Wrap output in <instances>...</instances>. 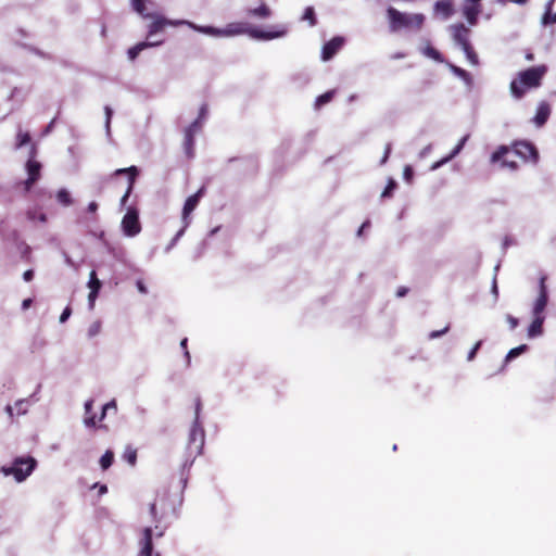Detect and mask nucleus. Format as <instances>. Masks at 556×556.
<instances>
[{"mask_svg":"<svg viewBox=\"0 0 556 556\" xmlns=\"http://www.w3.org/2000/svg\"><path fill=\"white\" fill-rule=\"evenodd\" d=\"M547 72L545 65L530 67L518 74L510 83L511 96L516 99H521L527 90L538 88L541 85V80Z\"/></svg>","mask_w":556,"mask_h":556,"instance_id":"1","label":"nucleus"},{"mask_svg":"<svg viewBox=\"0 0 556 556\" xmlns=\"http://www.w3.org/2000/svg\"><path fill=\"white\" fill-rule=\"evenodd\" d=\"M285 26H279L275 31H263L250 27L245 23H230L225 28H220V37H232L237 35L248 34L253 39L257 40H271L275 38L283 37L287 34Z\"/></svg>","mask_w":556,"mask_h":556,"instance_id":"2","label":"nucleus"},{"mask_svg":"<svg viewBox=\"0 0 556 556\" xmlns=\"http://www.w3.org/2000/svg\"><path fill=\"white\" fill-rule=\"evenodd\" d=\"M38 462L30 455L15 457L10 465L0 468V472L5 477H13L14 481L22 483L35 471Z\"/></svg>","mask_w":556,"mask_h":556,"instance_id":"3","label":"nucleus"},{"mask_svg":"<svg viewBox=\"0 0 556 556\" xmlns=\"http://www.w3.org/2000/svg\"><path fill=\"white\" fill-rule=\"evenodd\" d=\"M143 1L131 0V7L141 17L152 20L148 30L149 38L162 31L165 26H179L187 23L186 20H168L157 13H147Z\"/></svg>","mask_w":556,"mask_h":556,"instance_id":"4","label":"nucleus"},{"mask_svg":"<svg viewBox=\"0 0 556 556\" xmlns=\"http://www.w3.org/2000/svg\"><path fill=\"white\" fill-rule=\"evenodd\" d=\"M448 31L452 36V39L456 46H458L466 55L468 62L473 65H479V58L475 52L470 41V29L466 27L463 23L453 24L448 27Z\"/></svg>","mask_w":556,"mask_h":556,"instance_id":"5","label":"nucleus"},{"mask_svg":"<svg viewBox=\"0 0 556 556\" xmlns=\"http://www.w3.org/2000/svg\"><path fill=\"white\" fill-rule=\"evenodd\" d=\"M387 15L391 31H397L402 28L409 27L420 29L425 22V15L421 13H403L392 7L387 10Z\"/></svg>","mask_w":556,"mask_h":556,"instance_id":"6","label":"nucleus"},{"mask_svg":"<svg viewBox=\"0 0 556 556\" xmlns=\"http://www.w3.org/2000/svg\"><path fill=\"white\" fill-rule=\"evenodd\" d=\"M200 410H201V402L198 400L195 404V416L192 424V427L190 429L189 433V443L188 448L191 454L200 455L202 453L204 441H205V433L204 429L200 422Z\"/></svg>","mask_w":556,"mask_h":556,"instance_id":"7","label":"nucleus"},{"mask_svg":"<svg viewBox=\"0 0 556 556\" xmlns=\"http://www.w3.org/2000/svg\"><path fill=\"white\" fill-rule=\"evenodd\" d=\"M122 230L127 237H135L141 231L138 212L134 207H129L122 219Z\"/></svg>","mask_w":556,"mask_h":556,"instance_id":"8","label":"nucleus"},{"mask_svg":"<svg viewBox=\"0 0 556 556\" xmlns=\"http://www.w3.org/2000/svg\"><path fill=\"white\" fill-rule=\"evenodd\" d=\"M545 277H541L539 282V294L532 305L533 317H545L544 311L548 302V291L545 285Z\"/></svg>","mask_w":556,"mask_h":556,"instance_id":"9","label":"nucleus"},{"mask_svg":"<svg viewBox=\"0 0 556 556\" xmlns=\"http://www.w3.org/2000/svg\"><path fill=\"white\" fill-rule=\"evenodd\" d=\"M40 163L29 159L26 163V170L28 177L26 180L18 182L16 185V188L23 189L25 193L28 192L31 189L33 185L40 178Z\"/></svg>","mask_w":556,"mask_h":556,"instance_id":"10","label":"nucleus"},{"mask_svg":"<svg viewBox=\"0 0 556 556\" xmlns=\"http://www.w3.org/2000/svg\"><path fill=\"white\" fill-rule=\"evenodd\" d=\"M202 122L195 119L186 130H185V151L188 157L193 156V146H194V135L201 129Z\"/></svg>","mask_w":556,"mask_h":556,"instance_id":"11","label":"nucleus"},{"mask_svg":"<svg viewBox=\"0 0 556 556\" xmlns=\"http://www.w3.org/2000/svg\"><path fill=\"white\" fill-rule=\"evenodd\" d=\"M123 174H127L128 175V187H127V190L125 192V194L122 197L121 199V205L124 206L132 191V188H134V184H135V180L139 174V170L136 166H130L128 168H119V169H116L114 172V175L118 176V175H123Z\"/></svg>","mask_w":556,"mask_h":556,"instance_id":"12","label":"nucleus"},{"mask_svg":"<svg viewBox=\"0 0 556 556\" xmlns=\"http://www.w3.org/2000/svg\"><path fill=\"white\" fill-rule=\"evenodd\" d=\"M203 194V188H201L197 193L190 195L184 205L182 208V222L185 224V227H188L190 224L189 215L193 212V210L199 204V201Z\"/></svg>","mask_w":556,"mask_h":556,"instance_id":"13","label":"nucleus"},{"mask_svg":"<svg viewBox=\"0 0 556 556\" xmlns=\"http://www.w3.org/2000/svg\"><path fill=\"white\" fill-rule=\"evenodd\" d=\"M344 39L342 37H334L326 42L321 49L323 61H329L342 48Z\"/></svg>","mask_w":556,"mask_h":556,"instance_id":"14","label":"nucleus"},{"mask_svg":"<svg viewBox=\"0 0 556 556\" xmlns=\"http://www.w3.org/2000/svg\"><path fill=\"white\" fill-rule=\"evenodd\" d=\"M515 153L525 160H531L536 163L539 160V153L535 147L529 142H519L515 147Z\"/></svg>","mask_w":556,"mask_h":556,"instance_id":"15","label":"nucleus"},{"mask_svg":"<svg viewBox=\"0 0 556 556\" xmlns=\"http://www.w3.org/2000/svg\"><path fill=\"white\" fill-rule=\"evenodd\" d=\"M509 153V149L505 146H501L491 156L492 163L502 162V166L509 168L511 170H516L518 165L514 161H508L505 159V155Z\"/></svg>","mask_w":556,"mask_h":556,"instance_id":"16","label":"nucleus"},{"mask_svg":"<svg viewBox=\"0 0 556 556\" xmlns=\"http://www.w3.org/2000/svg\"><path fill=\"white\" fill-rule=\"evenodd\" d=\"M39 389L40 384L37 387V390L29 397L17 400L14 403V409L16 410V415H26L28 413L29 407L39 401V399L37 397Z\"/></svg>","mask_w":556,"mask_h":556,"instance_id":"17","label":"nucleus"},{"mask_svg":"<svg viewBox=\"0 0 556 556\" xmlns=\"http://www.w3.org/2000/svg\"><path fill=\"white\" fill-rule=\"evenodd\" d=\"M153 551L152 544V528H144L142 538L140 540V552L138 556H151Z\"/></svg>","mask_w":556,"mask_h":556,"instance_id":"18","label":"nucleus"},{"mask_svg":"<svg viewBox=\"0 0 556 556\" xmlns=\"http://www.w3.org/2000/svg\"><path fill=\"white\" fill-rule=\"evenodd\" d=\"M434 13L440 14L443 20L450 18L454 14L452 0H439L433 7Z\"/></svg>","mask_w":556,"mask_h":556,"instance_id":"19","label":"nucleus"},{"mask_svg":"<svg viewBox=\"0 0 556 556\" xmlns=\"http://www.w3.org/2000/svg\"><path fill=\"white\" fill-rule=\"evenodd\" d=\"M446 65L456 77L464 81V84L469 90L472 89L473 79L467 71L448 62L446 63Z\"/></svg>","mask_w":556,"mask_h":556,"instance_id":"20","label":"nucleus"},{"mask_svg":"<svg viewBox=\"0 0 556 556\" xmlns=\"http://www.w3.org/2000/svg\"><path fill=\"white\" fill-rule=\"evenodd\" d=\"M163 43V39L156 41H143L128 49L127 54L130 61H134L138 54L147 48L157 47Z\"/></svg>","mask_w":556,"mask_h":556,"instance_id":"21","label":"nucleus"},{"mask_svg":"<svg viewBox=\"0 0 556 556\" xmlns=\"http://www.w3.org/2000/svg\"><path fill=\"white\" fill-rule=\"evenodd\" d=\"M549 114H551L549 105L546 102H541L536 109L535 116L533 117V123L538 127L543 126L546 123Z\"/></svg>","mask_w":556,"mask_h":556,"instance_id":"22","label":"nucleus"},{"mask_svg":"<svg viewBox=\"0 0 556 556\" xmlns=\"http://www.w3.org/2000/svg\"><path fill=\"white\" fill-rule=\"evenodd\" d=\"M544 320H545V317H533L532 323L528 327V337L529 338L532 339V338L542 336Z\"/></svg>","mask_w":556,"mask_h":556,"instance_id":"23","label":"nucleus"},{"mask_svg":"<svg viewBox=\"0 0 556 556\" xmlns=\"http://www.w3.org/2000/svg\"><path fill=\"white\" fill-rule=\"evenodd\" d=\"M184 25H187L189 26L190 28L199 31V33H202V34H205V35H208V36H213V37H220V28H216V27H213V26H199V25H195L194 23L192 22H189L187 21V23H185Z\"/></svg>","mask_w":556,"mask_h":556,"instance_id":"24","label":"nucleus"},{"mask_svg":"<svg viewBox=\"0 0 556 556\" xmlns=\"http://www.w3.org/2000/svg\"><path fill=\"white\" fill-rule=\"evenodd\" d=\"M247 14L257 18H268L271 15V11L264 2H262L255 9H248Z\"/></svg>","mask_w":556,"mask_h":556,"instance_id":"25","label":"nucleus"},{"mask_svg":"<svg viewBox=\"0 0 556 556\" xmlns=\"http://www.w3.org/2000/svg\"><path fill=\"white\" fill-rule=\"evenodd\" d=\"M93 400H88L85 403V418L84 424L86 427H94L96 426V415L92 414Z\"/></svg>","mask_w":556,"mask_h":556,"instance_id":"26","label":"nucleus"},{"mask_svg":"<svg viewBox=\"0 0 556 556\" xmlns=\"http://www.w3.org/2000/svg\"><path fill=\"white\" fill-rule=\"evenodd\" d=\"M421 53L429 58V59H432L439 63H443L444 62V59L442 56V54L437 50L434 49L433 47H431L430 45H427L425 48L421 49Z\"/></svg>","mask_w":556,"mask_h":556,"instance_id":"27","label":"nucleus"},{"mask_svg":"<svg viewBox=\"0 0 556 556\" xmlns=\"http://www.w3.org/2000/svg\"><path fill=\"white\" fill-rule=\"evenodd\" d=\"M56 199L63 206H70L73 204L71 193L66 189H60L56 193Z\"/></svg>","mask_w":556,"mask_h":556,"instance_id":"28","label":"nucleus"},{"mask_svg":"<svg viewBox=\"0 0 556 556\" xmlns=\"http://www.w3.org/2000/svg\"><path fill=\"white\" fill-rule=\"evenodd\" d=\"M27 218L30 222H40L45 224L47 222V215L36 208L27 211Z\"/></svg>","mask_w":556,"mask_h":556,"instance_id":"29","label":"nucleus"},{"mask_svg":"<svg viewBox=\"0 0 556 556\" xmlns=\"http://www.w3.org/2000/svg\"><path fill=\"white\" fill-rule=\"evenodd\" d=\"M333 96H334V90H330V91L325 92L324 94H320L319 97L316 98L315 108L319 109L323 105L327 104L328 102H330L332 100Z\"/></svg>","mask_w":556,"mask_h":556,"instance_id":"30","label":"nucleus"},{"mask_svg":"<svg viewBox=\"0 0 556 556\" xmlns=\"http://www.w3.org/2000/svg\"><path fill=\"white\" fill-rule=\"evenodd\" d=\"M526 351H528V345L527 344H521L517 348H514L511 349L506 357H505V361L506 362H510L513 361L514 358L518 357L519 355H521L522 353H525Z\"/></svg>","mask_w":556,"mask_h":556,"instance_id":"31","label":"nucleus"},{"mask_svg":"<svg viewBox=\"0 0 556 556\" xmlns=\"http://www.w3.org/2000/svg\"><path fill=\"white\" fill-rule=\"evenodd\" d=\"M302 21H307L309 26H315L317 23L315 11L313 7H307L302 15Z\"/></svg>","mask_w":556,"mask_h":556,"instance_id":"32","label":"nucleus"},{"mask_svg":"<svg viewBox=\"0 0 556 556\" xmlns=\"http://www.w3.org/2000/svg\"><path fill=\"white\" fill-rule=\"evenodd\" d=\"M114 459V454L111 451H106L102 457L100 458V466L103 470H106L111 467Z\"/></svg>","mask_w":556,"mask_h":556,"instance_id":"33","label":"nucleus"},{"mask_svg":"<svg viewBox=\"0 0 556 556\" xmlns=\"http://www.w3.org/2000/svg\"><path fill=\"white\" fill-rule=\"evenodd\" d=\"M101 281L97 278V274L94 270H91L89 275V281H88V288L90 290L100 291L101 289Z\"/></svg>","mask_w":556,"mask_h":556,"instance_id":"34","label":"nucleus"},{"mask_svg":"<svg viewBox=\"0 0 556 556\" xmlns=\"http://www.w3.org/2000/svg\"><path fill=\"white\" fill-rule=\"evenodd\" d=\"M469 139V135H465L460 140L459 142L456 144V147L452 150V152L448 154V156L453 160L456 155H458L460 153V151L463 150L464 146L466 144V142L468 141Z\"/></svg>","mask_w":556,"mask_h":556,"instance_id":"35","label":"nucleus"},{"mask_svg":"<svg viewBox=\"0 0 556 556\" xmlns=\"http://www.w3.org/2000/svg\"><path fill=\"white\" fill-rule=\"evenodd\" d=\"M30 141V136L28 132L18 131L16 136L15 148L18 149Z\"/></svg>","mask_w":556,"mask_h":556,"instance_id":"36","label":"nucleus"},{"mask_svg":"<svg viewBox=\"0 0 556 556\" xmlns=\"http://www.w3.org/2000/svg\"><path fill=\"white\" fill-rule=\"evenodd\" d=\"M101 328H102V324L100 320L93 321L88 328V331H87L88 337L94 338L96 336H98L101 332Z\"/></svg>","mask_w":556,"mask_h":556,"instance_id":"37","label":"nucleus"},{"mask_svg":"<svg viewBox=\"0 0 556 556\" xmlns=\"http://www.w3.org/2000/svg\"><path fill=\"white\" fill-rule=\"evenodd\" d=\"M123 457L130 465H135L136 464V459H137V452H136V450H134L131 447H127L125 453H124V455H123Z\"/></svg>","mask_w":556,"mask_h":556,"instance_id":"38","label":"nucleus"},{"mask_svg":"<svg viewBox=\"0 0 556 556\" xmlns=\"http://www.w3.org/2000/svg\"><path fill=\"white\" fill-rule=\"evenodd\" d=\"M104 111H105V131H106V136L111 137V118H112L113 111L110 106H105Z\"/></svg>","mask_w":556,"mask_h":556,"instance_id":"39","label":"nucleus"},{"mask_svg":"<svg viewBox=\"0 0 556 556\" xmlns=\"http://www.w3.org/2000/svg\"><path fill=\"white\" fill-rule=\"evenodd\" d=\"M187 227H182L177 233L176 236L172 239V241L169 242V244L166 247L165 249V252H169L177 243V241L182 237V235L185 233V230H186Z\"/></svg>","mask_w":556,"mask_h":556,"instance_id":"40","label":"nucleus"},{"mask_svg":"<svg viewBox=\"0 0 556 556\" xmlns=\"http://www.w3.org/2000/svg\"><path fill=\"white\" fill-rule=\"evenodd\" d=\"M541 22L544 26H546L548 24H555L556 23V12L555 13L549 12L548 17H547V13H544Z\"/></svg>","mask_w":556,"mask_h":556,"instance_id":"41","label":"nucleus"},{"mask_svg":"<svg viewBox=\"0 0 556 556\" xmlns=\"http://www.w3.org/2000/svg\"><path fill=\"white\" fill-rule=\"evenodd\" d=\"M395 187H396V182L394 180L390 179L386 189L383 190L381 197L382 198L390 197L391 193L393 192V190L395 189Z\"/></svg>","mask_w":556,"mask_h":556,"instance_id":"42","label":"nucleus"},{"mask_svg":"<svg viewBox=\"0 0 556 556\" xmlns=\"http://www.w3.org/2000/svg\"><path fill=\"white\" fill-rule=\"evenodd\" d=\"M207 114H208L207 104H202L201 108H200L199 116H198L197 119H199L200 122L204 123V121L207 117Z\"/></svg>","mask_w":556,"mask_h":556,"instance_id":"43","label":"nucleus"},{"mask_svg":"<svg viewBox=\"0 0 556 556\" xmlns=\"http://www.w3.org/2000/svg\"><path fill=\"white\" fill-rule=\"evenodd\" d=\"M98 294H99V291L90 290L89 295H88V306L90 309H93Z\"/></svg>","mask_w":556,"mask_h":556,"instance_id":"44","label":"nucleus"},{"mask_svg":"<svg viewBox=\"0 0 556 556\" xmlns=\"http://www.w3.org/2000/svg\"><path fill=\"white\" fill-rule=\"evenodd\" d=\"M481 344H482V341H478V342L473 345V348L469 351V353H468V355H467V359H468L469 362H471V361L476 357V354H477L478 350L480 349Z\"/></svg>","mask_w":556,"mask_h":556,"instance_id":"45","label":"nucleus"},{"mask_svg":"<svg viewBox=\"0 0 556 556\" xmlns=\"http://www.w3.org/2000/svg\"><path fill=\"white\" fill-rule=\"evenodd\" d=\"M452 159L446 155L445 157L441 159L440 161L433 163L431 165V170H437L439 169L441 166H443L444 164L448 163Z\"/></svg>","mask_w":556,"mask_h":556,"instance_id":"46","label":"nucleus"},{"mask_svg":"<svg viewBox=\"0 0 556 556\" xmlns=\"http://www.w3.org/2000/svg\"><path fill=\"white\" fill-rule=\"evenodd\" d=\"M450 327L446 326L445 328H443L442 330H434V331H431L429 333V339H437L443 334H445L447 331H448Z\"/></svg>","mask_w":556,"mask_h":556,"instance_id":"47","label":"nucleus"},{"mask_svg":"<svg viewBox=\"0 0 556 556\" xmlns=\"http://www.w3.org/2000/svg\"><path fill=\"white\" fill-rule=\"evenodd\" d=\"M506 320L509 324V327L511 330H514L519 324V320L516 317H514L513 315H507Z\"/></svg>","mask_w":556,"mask_h":556,"instance_id":"48","label":"nucleus"},{"mask_svg":"<svg viewBox=\"0 0 556 556\" xmlns=\"http://www.w3.org/2000/svg\"><path fill=\"white\" fill-rule=\"evenodd\" d=\"M71 314H72V309L68 306L65 307L60 316V323L61 324L65 323L70 318Z\"/></svg>","mask_w":556,"mask_h":556,"instance_id":"49","label":"nucleus"},{"mask_svg":"<svg viewBox=\"0 0 556 556\" xmlns=\"http://www.w3.org/2000/svg\"><path fill=\"white\" fill-rule=\"evenodd\" d=\"M412 177H413V169L409 165L405 166L404 168V179L407 181V182H410L412 180Z\"/></svg>","mask_w":556,"mask_h":556,"instance_id":"50","label":"nucleus"},{"mask_svg":"<svg viewBox=\"0 0 556 556\" xmlns=\"http://www.w3.org/2000/svg\"><path fill=\"white\" fill-rule=\"evenodd\" d=\"M180 346L185 350V357L187 361V365H189L190 364V354L187 351V339L186 338L180 342Z\"/></svg>","mask_w":556,"mask_h":556,"instance_id":"51","label":"nucleus"},{"mask_svg":"<svg viewBox=\"0 0 556 556\" xmlns=\"http://www.w3.org/2000/svg\"><path fill=\"white\" fill-rule=\"evenodd\" d=\"M432 150V144H428L420 152H419V157L420 159H425Z\"/></svg>","mask_w":556,"mask_h":556,"instance_id":"52","label":"nucleus"},{"mask_svg":"<svg viewBox=\"0 0 556 556\" xmlns=\"http://www.w3.org/2000/svg\"><path fill=\"white\" fill-rule=\"evenodd\" d=\"M491 292L494 295L495 301H496L498 298V288H497L496 277L493 278Z\"/></svg>","mask_w":556,"mask_h":556,"instance_id":"53","label":"nucleus"},{"mask_svg":"<svg viewBox=\"0 0 556 556\" xmlns=\"http://www.w3.org/2000/svg\"><path fill=\"white\" fill-rule=\"evenodd\" d=\"M391 149H392L391 143H387L386 150H384V155H383V157L381 160V164H384L387 162V160H388V157H389V155L391 153Z\"/></svg>","mask_w":556,"mask_h":556,"instance_id":"54","label":"nucleus"},{"mask_svg":"<svg viewBox=\"0 0 556 556\" xmlns=\"http://www.w3.org/2000/svg\"><path fill=\"white\" fill-rule=\"evenodd\" d=\"M117 406H116V401L115 400H112L110 402H108L104 406H103V410L104 412H108L109 409H114L116 410Z\"/></svg>","mask_w":556,"mask_h":556,"instance_id":"55","label":"nucleus"},{"mask_svg":"<svg viewBox=\"0 0 556 556\" xmlns=\"http://www.w3.org/2000/svg\"><path fill=\"white\" fill-rule=\"evenodd\" d=\"M34 278V271L31 269H28L26 270L24 274H23V279L25 281H30L31 279Z\"/></svg>","mask_w":556,"mask_h":556,"instance_id":"56","label":"nucleus"},{"mask_svg":"<svg viewBox=\"0 0 556 556\" xmlns=\"http://www.w3.org/2000/svg\"><path fill=\"white\" fill-rule=\"evenodd\" d=\"M64 258H65V263L68 266L77 268V265L74 263V261L66 253H64Z\"/></svg>","mask_w":556,"mask_h":556,"instance_id":"57","label":"nucleus"},{"mask_svg":"<svg viewBox=\"0 0 556 556\" xmlns=\"http://www.w3.org/2000/svg\"><path fill=\"white\" fill-rule=\"evenodd\" d=\"M554 1L555 0H548L547 3L545 4L544 13H547V16L549 15V12H552Z\"/></svg>","mask_w":556,"mask_h":556,"instance_id":"58","label":"nucleus"},{"mask_svg":"<svg viewBox=\"0 0 556 556\" xmlns=\"http://www.w3.org/2000/svg\"><path fill=\"white\" fill-rule=\"evenodd\" d=\"M150 513L152 515V518L156 521L157 518H156V507H155V503H152L150 505Z\"/></svg>","mask_w":556,"mask_h":556,"instance_id":"59","label":"nucleus"},{"mask_svg":"<svg viewBox=\"0 0 556 556\" xmlns=\"http://www.w3.org/2000/svg\"><path fill=\"white\" fill-rule=\"evenodd\" d=\"M31 299H25L23 302H22V308L25 311L27 309L30 305H31Z\"/></svg>","mask_w":556,"mask_h":556,"instance_id":"60","label":"nucleus"},{"mask_svg":"<svg viewBox=\"0 0 556 556\" xmlns=\"http://www.w3.org/2000/svg\"><path fill=\"white\" fill-rule=\"evenodd\" d=\"M137 288H138L139 292L147 293V288L142 281H137Z\"/></svg>","mask_w":556,"mask_h":556,"instance_id":"61","label":"nucleus"},{"mask_svg":"<svg viewBox=\"0 0 556 556\" xmlns=\"http://www.w3.org/2000/svg\"><path fill=\"white\" fill-rule=\"evenodd\" d=\"M406 293H407V289H406V288H404V287L399 288V289H397V291H396V295H397L399 298L404 296Z\"/></svg>","mask_w":556,"mask_h":556,"instance_id":"62","label":"nucleus"},{"mask_svg":"<svg viewBox=\"0 0 556 556\" xmlns=\"http://www.w3.org/2000/svg\"><path fill=\"white\" fill-rule=\"evenodd\" d=\"M98 208V204L96 202H90L89 205H88V211L90 213H94Z\"/></svg>","mask_w":556,"mask_h":556,"instance_id":"63","label":"nucleus"},{"mask_svg":"<svg viewBox=\"0 0 556 556\" xmlns=\"http://www.w3.org/2000/svg\"><path fill=\"white\" fill-rule=\"evenodd\" d=\"M13 412H14V406H12V405H10V404L5 406V413H7L10 417H12V416L14 415V413H13Z\"/></svg>","mask_w":556,"mask_h":556,"instance_id":"64","label":"nucleus"}]
</instances>
